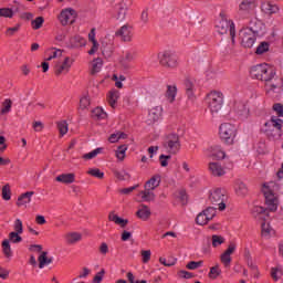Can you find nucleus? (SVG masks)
I'll return each instance as SVG.
<instances>
[{"instance_id":"e2e57ef3","label":"nucleus","mask_w":283,"mask_h":283,"mask_svg":"<svg viewBox=\"0 0 283 283\" xmlns=\"http://www.w3.org/2000/svg\"><path fill=\"white\" fill-rule=\"evenodd\" d=\"M179 277H182L184 280H191V277H196V275L191 272L181 270L178 272Z\"/></svg>"},{"instance_id":"c9c22d12","label":"nucleus","mask_w":283,"mask_h":283,"mask_svg":"<svg viewBox=\"0 0 283 283\" xmlns=\"http://www.w3.org/2000/svg\"><path fill=\"white\" fill-rule=\"evenodd\" d=\"M83 235L78 232H72L66 235L67 244H76V242H81Z\"/></svg>"},{"instance_id":"39448f33","label":"nucleus","mask_w":283,"mask_h":283,"mask_svg":"<svg viewBox=\"0 0 283 283\" xmlns=\"http://www.w3.org/2000/svg\"><path fill=\"white\" fill-rule=\"evenodd\" d=\"M255 34H260V29L258 28H243L239 31V39L241 40V45L243 48H251L255 44Z\"/></svg>"},{"instance_id":"cd10ccee","label":"nucleus","mask_w":283,"mask_h":283,"mask_svg":"<svg viewBox=\"0 0 283 283\" xmlns=\"http://www.w3.org/2000/svg\"><path fill=\"white\" fill-rule=\"evenodd\" d=\"M234 112L239 116H249V108H247V104H244L242 102L234 103Z\"/></svg>"},{"instance_id":"6e6552de","label":"nucleus","mask_w":283,"mask_h":283,"mask_svg":"<svg viewBox=\"0 0 283 283\" xmlns=\"http://www.w3.org/2000/svg\"><path fill=\"white\" fill-rule=\"evenodd\" d=\"M209 200L211 205H216L219 207V211H224L227 209V195L220 188H216L214 190L210 191Z\"/></svg>"},{"instance_id":"0eeeda50","label":"nucleus","mask_w":283,"mask_h":283,"mask_svg":"<svg viewBox=\"0 0 283 283\" xmlns=\"http://www.w3.org/2000/svg\"><path fill=\"white\" fill-rule=\"evenodd\" d=\"M10 242L12 244H19V243L23 242V238L21 237V234L17 233V232L9 233V239H4L1 244L2 253L6 258L12 256V247L10 245Z\"/></svg>"},{"instance_id":"2f4dec72","label":"nucleus","mask_w":283,"mask_h":283,"mask_svg":"<svg viewBox=\"0 0 283 283\" xmlns=\"http://www.w3.org/2000/svg\"><path fill=\"white\" fill-rule=\"evenodd\" d=\"M118 98H120V92L117 90H112L108 93V104L111 105V107H116V103L118 101Z\"/></svg>"},{"instance_id":"4c0bfd02","label":"nucleus","mask_w":283,"mask_h":283,"mask_svg":"<svg viewBox=\"0 0 283 283\" xmlns=\"http://www.w3.org/2000/svg\"><path fill=\"white\" fill-rule=\"evenodd\" d=\"M114 52V46L112 44H105V42H102V54L106 59H109Z\"/></svg>"},{"instance_id":"f257e3e1","label":"nucleus","mask_w":283,"mask_h":283,"mask_svg":"<svg viewBox=\"0 0 283 283\" xmlns=\"http://www.w3.org/2000/svg\"><path fill=\"white\" fill-rule=\"evenodd\" d=\"M263 187L268 189L263 192L268 209L264 207L255 206L252 209V216L258 220H263V222H266V216H269L266 211H277V197H275V193L273 190H271V186H266V184H264Z\"/></svg>"},{"instance_id":"ddd939ff","label":"nucleus","mask_w":283,"mask_h":283,"mask_svg":"<svg viewBox=\"0 0 283 283\" xmlns=\"http://www.w3.org/2000/svg\"><path fill=\"white\" fill-rule=\"evenodd\" d=\"M132 30H134L132 25L124 24L119 30L115 32V36H119L120 41H124V43H132V39L134 36Z\"/></svg>"},{"instance_id":"de8ad7c7","label":"nucleus","mask_w":283,"mask_h":283,"mask_svg":"<svg viewBox=\"0 0 283 283\" xmlns=\"http://www.w3.org/2000/svg\"><path fill=\"white\" fill-rule=\"evenodd\" d=\"M209 222V217L205 213V211H201L197 218H196V223L200 224L201 227L207 224Z\"/></svg>"},{"instance_id":"f03ea898","label":"nucleus","mask_w":283,"mask_h":283,"mask_svg":"<svg viewBox=\"0 0 283 283\" xmlns=\"http://www.w3.org/2000/svg\"><path fill=\"white\" fill-rule=\"evenodd\" d=\"M275 69L271 67L269 64H258L250 70V76L256 78V81H270V78H275Z\"/></svg>"},{"instance_id":"9d476101","label":"nucleus","mask_w":283,"mask_h":283,"mask_svg":"<svg viewBox=\"0 0 283 283\" xmlns=\"http://www.w3.org/2000/svg\"><path fill=\"white\" fill-rule=\"evenodd\" d=\"M165 149H168L169 154H176L180 151V136L176 133L168 134L166 142L164 143Z\"/></svg>"},{"instance_id":"aec40b11","label":"nucleus","mask_w":283,"mask_h":283,"mask_svg":"<svg viewBox=\"0 0 283 283\" xmlns=\"http://www.w3.org/2000/svg\"><path fill=\"white\" fill-rule=\"evenodd\" d=\"M261 132L262 134H265V136L270 140L275 139V136H277V133L275 132V128H273V125L271 124V122H265Z\"/></svg>"},{"instance_id":"dca6fc26","label":"nucleus","mask_w":283,"mask_h":283,"mask_svg":"<svg viewBox=\"0 0 283 283\" xmlns=\"http://www.w3.org/2000/svg\"><path fill=\"white\" fill-rule=\"evenodd\" d=\"M184 85L188 101H191V103H193V101H196V94L193 93V90L196 88V82L191 78H186Z\"/></svg>"},{"instance_id":"13d9d810","label":"nucleus","mask_w":283,"mask_h":283,"mask_svg":"<svg viewBox=\"0 0 283 283\" xmlns=\"http://www.w3.org/2000/svg\"><path fill=\"white\" fill-rule=\"evenodd\" d=\"M222 264L227 268L231 266V255L227 253H222L220 258Z\"/></svg>"},{"instance_id":"3c124183","label":"nucleus","mask_w":283,"mask_h":283,"mask_svg":"<svg viewBox=\"0 0 283 283\" xmlns=\"http://www.w3.org/2000/svg\"><path fill=\"white\" fill-rule=\"evenodd\" d=\"M0 17H4L6 19H12V17H14V11H12V9L10 8H1Z\"/></svg>"},{"instance_id":"7ed1b4c3","label":"nucleus","mask_w":283,"mask_h":283,"mask_svg":"<svg viewBox=\"0 0 283 283\" xmlns=\"http://www.w3.org/2000/svg\"><path fill=\"white\" fill-rule=\"evenodd\" d=\"M221 20L216 24V30L219 34H227L230 32L232 45L235 43V24L227 19V14L224 12L220 13Z\"/></svg>"},{"instance_id":"c756f323","label":"nucleus","mask_w":283,"mask_h":283,"mask_svg":"<svg viewBox=\"0 0 283 283\" xmlns=\"http://www.w3.org/2000/svg\"><path fill=\"white\" fill-rule=\"evenodd\" d=\"M261 10L265 14H275L280 11V8H277L275 4H271V2H265L261 6Z\"/></svg>"},{"instance_id":"4d7b16f0","label":"nucleus","mask_w":283,"mask_h":283,"mask_svg":"<svg viewBox=\"0 0 283 283\" xmlns=\"http://www.w3.org/2000/svg\"><path fill=\"white\" fill-rule=\"evenodd\" d=\"M203 213L208 218V220H213L216 218V208L213 207H208L206 210H203Z\"/></svg>"},{"instance_id":"37998d69","label":"nucleus","mask_w":283,"mask_h":283,"mask_svg":"<svg viewBox=\"0 0 283 283\" xmlns=\"http://www.w3.org/2000/svg\"><path fill=\"white\" fill-rule=\"evenodd\" d=\"M12 109V99L7 98L4 99V103H2V108L0 111V114H10Z\"/></svg>"},{"instance_id":"bf43d9fd","label":"nucleus","mask_w":283,"mask_h":283,"mask_svg":"<svg viewBox=\"0 0 283 283\" xmlns=\"http://www.w3.org/2000/svg\"><path fill=\"white\" fill-rule=\"evenodd\" d=\"M142 261L144 264H147L149 260H151V251L150 250H142Z\"/></svg>"},{"instance_id":"20e7f679","label":"nucleus","mask_w":283,"mask_h":283,"mask_svg":"<svg viewBox=\"0 0 283 283\" xmlns=\"http://www.w3.org/2000/svg\"><path fill=\"white\" fill-rule=\"evenodd\" d=\"M211 114H224V95L220 92H211L208 95Z\"/></svg>"},{"instance_id":"5701e85b","label":"nucleus","mask_w":283,"mask_h":283,"mask_svg":"<svg viewBox=\"0 0 283 283\" xmlns=\"http://www.w3.org/2000/svg\"><path fill=\"white\" fill-rule=\"evenodd\" d=\"M108 220L109 222H115V224H119L122 229H125V227L129 224V220L118 217V214H115L114 211L109 212Z\"/></svg>"},{"instance_id":"2eb2a0df","label":"nucleus","mask_w":283,"mask_h":283,"mask_svg":"<svg viewBox=\"0 0 283 283\" xmlns=\"http://www.w3.org/2000/svg\"><path fill=\"white\" fill-rule=\"evenodd\" d=\"M128 10H129V7L127 6V2H125V0L115 4V12H116L117 21H120L123 23V21H125V18L127 17Z\"/></svg>"},{"instance_id":"680f3d73","label":"nucleus","mask_w":283,"mask_h":283,"mask_svg":"<svg viewBox=\"0 0 283 283\" xmlns=\"http://www.w3.org/2000/svg\"><path fill=\"white\" fill-rule=\"evenodd\" d=\"M171 160V155H160L159 156V163L161 167H167L169 165V161Z\"/></svg>"},{"instance_id":"c85d7f7f","label":"nucleus","mask_w":283,"mask_h":283,"mask_svg":"<svg viewBox=\"0 0 283 283\" xmlns=\"http://www.w3.org/2000/svg\"><path fill=\"white\" fill-rule=\"evenodd\" d=\"M39 261V269H43L44 266H48V264H52L53 259L48 258V252L43 251L38 258Z\"/></svg>"},{"instance_id":"bb28decb","label":"nucleus","mask_w":283,"mask_h":283,"mask_svg":"<svg viewBox=\"0 0 283 283\" xmlns=\"http://www.w3.org/2000/svg\"><path fill=\"white\" fill-rule=\"evenodd\" d=\"M87 43V40L81 35H74L73 38L70 39V44L73 48H83Z\"/></svg>"},{"instance_id":"393cba45","label":"nucleus","mask_w":283,"mask_h":283,"mask_svg":"<svg viewBox=\"0 0 283 283\" xmlns=\"http://www.w3.org/2000/svg\"><path fill=\"white\" fill-rule=\"evenodd\" d=\"M156 187H160V175L153 176L145 184V189H150L154 191Z\"/></svg>"},{"instance_id":"473e14b6","label":"nucleus","mask_w":283,"mask_h":283,"mask_svg":"<svg viewBox=\"0 0 283 283\" xmlns=\"http://www.w3.org/2000/svg\"><path fill=\"white\" fill-rule=\"evenodd\" d=\"M92 118L95 120H104V118H107V113L102 107H96L92 111Z\"/></svg>"},{"instance_id":"9b49d317","label":"nucleus","mask_w":283,"mask_h":283,"mask_svg":"<svg viewBox=\"0 0 283 283\" xmlns=\"http://www.w3.org/2000/svg\"><path fill=\"white\" fill-rule=\"evenodd\" d=\"M76 17H78L76 10L66 8L61 11L59 19L62 25H67V23H70V25H74Z\"/></svg>"},{"instance_id":"603ef678","label":"nucleus","mask_w":283,"mask_h":283,"mask_svg":"<svg viewBox=\"0 0 283 283\" xmlns=\"http://www.w3.org/2000/svg\"><path fill=\"white\" fill-rule=\"evenodd\" d=\"M57 129L60 132V136H65V134H67V122L66 120H62L57 123Z\"/></svg>"},{"instance_id":"c03bdc74","label":"nucleus","mask_w":283,"mask_h":283,"mask_svg":"<svg viewBox=\"0 0 283 283\" xmlns=\"http://www.w3.org/2000/svg\"><path fill=\"white\" fill-rule=\"evenodd\" d=\"M2 199L7 201L12 199V190L10 189V184H7L2 187Z\"/></svg>"},{"instance_id":"338daca9","label":"nucleus","mask_w":283,"mask_h":283,"mask_svg":"<svg viewBox=\"0 0 283 283\" xmlns=\"http://www.w3.org/2000/svg\"><path fill=\"white\" fill-rule=\"evenodd\" d=\"M280 275H282V271H280V269L277 268H272L271 270V277L277 282L280 280Z\"/></svg>"},{"instance_id":"6e6d98bb","label":"nucleus","mask_w":283,"mask_h":283,"mask_svg":"<svg viewBox=\"0 0 283 283\" xmlns=\"http://www.w3.org/2000/svg\"><path fill=\"white\" fill-rule=\"evenodd\" d=\"M13 229V233H19L21 235V233H23V221H21V219H17L14 221Z\"/></svg>"},{"instance_id":"b1692460","label":"nucleus","mask_w":283,"mask_h":283,"mask_svg":"<svg viewBox=\"0 0 283 283\" xmlns=\"http://www.w3.org/2000/svg\"><path fill=\"white\" fill-rule=\"evenodd\" d=\"M139 195L142 196L143 202H154V200H156V193H154L150 188H145Z\"/></svg>"},{"instance_id":"a18cd8bd","label":"nucleus","mask_w":283,"mask_h":283,"mask_svg":"<svg viewBox=\"0 0 283 283\" xmlns=\"http://www.w3.org/2000/svg\"><path fill=\"white\" fill-rule=\"evenodd\" d=\"M213 153H212V158H216L217 160H222L224 159V151L220 149V146H214L212 148Z\"/></svg>"},{"instance_id":"052dcab7","label":"nucleus","mask_w":283,"mask_h":283,"mask_svg":"<svg viewBox=\"0 0 283 283\" xmlns=\"http://www.w3.org/2000/svg\"><path fill=\"white\" fill-rule=\"evenodd\" d=\"M105 276V269H102L96 275L93 277L92 283H102L103 277Z\"/></svg>"},{"instance_id":"72a5a7b5","label":"nucleus","mask_w":283,"mask_h":283,"mask_svg":"<svg viewBox=\"0 0 283 283\" xmlns=\"http://www.w3.org/2000/svg\"><path fill=\"white\" fill-rule=\"evenodd\" d=\"M176 94H178V87H176V85H168L166 91V97L168 98L169 103H174V101H176Z\"/></svg>"},{"instance_id":"423d86ee","label":"nucleus","mask_w":283,"mask_h":283,"mask_svg":"<svg viewBox=\"0 0 283 283\" xmlns=\"http://www.w3.org/2000/svg\"><path fill=\"white\" fill-rule=\"evenodd\" d=\"M237 134L238 128L231 123L221 124L219 127L220 138L223 140V143H226V145H233Z\"/></svg>"},{"instance_id":"58836bf2","label":"nucleus","mask_w":283,"mask_h":283,"mask_svg":"<svg viewBox=\"0 0 283 283\" xmlns=\"http://www.w3.org/2000/svg\"><path fill=\"white\" fill-rule=\"evenodd\" d=\"M88 176H93V178H98V180H103L105 178V172L101 171L98 168H91L87 170Z\"/></svg>"},{"instance_id":"864d4df0","label":"nucleus","mask_w":283,"mask_h":283,"mask_svg":"<svg viewBox=\"0 0 283 283\" xmlns=\"http://www.w3.org/2000/svg\"><path fill=\"white\" fill-rule=\"evenodd\" d=\"M203 262L202 261H190L187 265L186 269L189 271H196V269H200L202 266Z\"/></svg>"},{"instance_id":"69168bd1","label":"nucleus","mask_w":283,"mask_h":283,"mask_svg":"<svg viewBox=\"0 0 283 283\" xmlns=\"http://www.w3.org/2000/svg\"><path fill=\"white\" fill-rule=\"evenodd\" d=\"M273 112H276L277 116L280 118H283V105L280 103H276L272 107Z\"/></svg>"},{"instance_id":"4468645a","label":"nucleus","mask_w":283,"mask_h":283,"mask_svg":"<svg viewBox=\"0 0 283 283\" xmlns=\"http://www.w3.org/2000/svg\"><path fill=\"white\" fill-rule=\"evenodd\" d=\"M207 247L203 251L205 253H209V249H211V243L213 249H218V247H221V244H224L226 240L224 237L220 234H213L211 238H206Z\"/></svg>"},{"instance_id":"09e8293b","label":"nucleus","mask_w":283,"mask_h":283,"mask_svg":"<svg viewBox=\"0 0 283 283\" xmlns=\"http://www.w3.org/2000/svg\"><path fill=\"white\" fill-rule=\"evenodd\" d=\"M159 262L160 264H163L164 266H175L176 262H178V259L176 258H171V259H165L163 256L159 258Z\"/></svg>"},{"instance_id":"a19ab883","label":"nucleus","mask_w":283,"mask_h":283,"mask_svg":"<svg viewBox=\"0 0 283 283\" xmlns=\"http://www.w3.org/2000/svg\"><path fill=\"white\" fill-rule=\"evenodd\" d=\"M43 23H45V19L43 17H38L31 21L33 30H41V28H43Z\"/></svg>"},{"instance_id":"412c9836","label":"nucleus","mask_w":283,"mask_h":283,"mask_svg":"<svg viewBox=\"0 0 283 283\" xmlns=\"http://www.w3.org/2000/svg\"><path fill=\"white\" fill-rule=\"evenodd\" d=\"M137 218H139V220H149V218L151 217V210L149 209L148 206L146 205H140V208L138 209V211L136 212Z\"/></svg>"},{"instance_id":"49530a36","label":"nucleus","mask_w":283,"mask_h":283,"mask_svg":"<svg viewBox=\"0 0 283 283\" xmlns=\"http://www.w3.org/2000/svg\"><path fill=\"white\" fill-rule=\"evenodd\" d=\"M98 154H103V148H96V149L92 150L91 153L84 154L83 159L92 160V158H96V156H98Z\"/></svg>"},{"instance_id":"4be33fe9","label":"nucleus","mask_w":283,"mask_h":283,"mask_svg":"<svg viewBox=\"0 0 283 283\" xmlns=\"http://www.w3.org/2000/svg\"><path fill=\"white\" fill-rule=\"evenodd\" d=\"M254 8H255V0H242V2L239 4V12L240 14H244L250 10H253Z\"/></svg>"},{"instance_id":"0e129e2a","label":"nucleus","mask_w":283,"mask_h":283,"mask_svg":"<svg viewBox=\"0 0 283 283\" xmlns=\"http://www.w3.org/2000/svg\"><path fill=\"white\" fill-rule=\"evenodd\" d=\"M21 30V24H17L15 27L12 28H8L6 31V34L8 36H14V34H17V32Z\"/></svg>"},{"instance_id":"a211bd4d","label":"nucleus","mask_w":283,"mask_h":283,"mask_svg":"<svg viewBox=\"0 0 283 283\" xmlns=\"http://www.w3.org/2000/svg\"><path fill=\"white\" fill-rule=\"evenodd\" d=\"M56 182H62L63 185H72L76 181V175L73 172L62 174L55 178Z\"/></svg>"},{"instance_id":"f704fd0d","label":"nucleus","mask_w":283,"mask_h":283,"mask_svg":"<svg viewBox=\"0 0 283 283\" xmlns=\"http://www.w3.org/2000/svg\"><path fill=\"white\" fill-rule=\"evenodd\" d=\"M102 67H103V59L101 57L94 59L92 70H91L92 76H94L95 74H98Z\"/></svg>"},{"instance_id":"f3484780","label":"nucleus","mask_w":283,"mask_h":283,"mask_svg":"<svg viewBox=\"0 0 283 283\" xmlns=\"http://www.w3.org/2000/svg\"><path fill=\"white\" fill-rule=\"evenodd\" d=\"M70 67H72V61L66 56L61 65L55 66V76H61L63 72L67 74V72H70Z\"/></svg>"},{"instance_id":"79ce46f5","label":"nucleus","mask_w":283,"mask_h":283,"mask_svg":"<svg viewBox=\"0 0 283 283\" xmlns=\"http://www.w3.org/2000/svg\"><path fill=\"white\" fill-rule=\"evenodd\" d=\"M127 144H123L120 146H118L117 150H116V158H118V160H125V153L127 151Z\"/></svg>"},{"instance_id":"a878e982","label":"nucleus","mask_w":283,"mask_h":283,"mask_svg":"<svg viewBox=\"0 0 283 283\" xmlns=\"http://www.w3.org/2000/svg\"><path fill=\"white\" fill-rule=\"evenodd\" d=\"M209 170L211 171L212 176H224V169L220 163H210Z\"/></svg>"},{"instance_id":"5fc2aeb1","label":"nucleus","mask_w":283,"mask_h":283,"mask_svg":"<svg viewBox=\"0 0 283 283\" xmlns=\"http://www.w3.org/2000/svg\"><path fill=\"white\" fill-rule=\"evenodd\" d=\"M282 125H283V120L282 119H277L276 122H272V127L273 129H276V136H282Z\"/></svg>"},{"instance_id":"8fccbe9b","label":"nucleus","mask_w":283,"mask_h":283,"mask_svg":"<svg viewBox=\"0 0 283 283\" xmlns=\"http://www.w3.org/2000/svg\"><path fill=\"white\" fill-rule=\"evenodd\" d=\"M220 273H222V271L220 270V265L212 266L209 272L210 280H216L218 275H220Z\"/></svg>"},{"instance_id":"7c9ffc66","label":"nucleus","mask_w":283,"mask_h":283,"mask_svg":"<svg viewBox=\"0 0 283 283\" xmlns=\"http://www.w3.org/2000/svg\"><path fill=\"white\" fill-rule=\"evenodd\" d=\"M235 193H237V196L244 198V196H247V193H249V188L247 187V184H243L242 181H237Z\"/></svg>"},{"instance_id":"6ab92c4d","label":"nucleus","mask_w":283,"mask_h":283,"mask_svg":"<svg viewBox=\"0 0 283 283\" xmlns=\"http://www.w3.org/2000/svg\"><path fill=\"white\" fill-rule=\"evenodd\" d=\"M34 191H27L18 197L17 207H23L32 202Z\"/></svg>"},{"instance_id":"e433bc0d","label":"nucleus","mask_w":283,"mask_h":283,"mask_svg":"<svg viewBox=\"0 0 283 283\" xmlns=\"http://www.w3.org/2000/svg\"><path fill=\"white\" fill-rule=\"evenodd\" d=\"M163 115V106H156L149 111V117L153 118V120H158L160 116Z\"/></svg>"},{"instance_id":"774afa93","label":"nucleus","mask_w":283,"mask_h":283,"mask_svg":"<svg viewBox=\"0 0 283 283\" xmlns=\"http://www.w3.org/2000/svg\"><path fill=\"white\" fill-rule=\"evenodd\" d=\"M80 107H81V109H87V107H90V98L88 97H82L80 99Z\"/></svg>"},{"instance_id":"1a4fd4ad","label":"nucleus","mask_w":283,"mask_h":283,"mask_svg":"<svg viewBox=\"0 0 283 283\" xmlns=\"http://www.w3.org/2000/svg\"><path fill=\"white\" fill-rule=\"evenodd\" d=\"M158 60L163 67H178V56L171 51H164L158 54Z\"/></svg>"},{"instance_id":"ea45409f","label":"nucleus","mask_w":283,"mask_h":283,"mask_svg":"<svg viewBox=\"0 0 283 283\" xmlns=\"http://www.w3.org/2000/svg\"><path fill=\"white\" fill-rule=\"evenodd\" d=\"M269 48H271V44H269V42H265V41L261 42L255 50V54L262 55V54L269 52Z\"/></svg>"},{"instance_id":"f8f14e48","label":"nucleus","mask_w":283,"mask_h":283,"mask_svg":"<svg viewBox=\"0 0 283 283\" xmlns=\"http://www.w3.org/2000/svg\"><path fill=\"white\" fill-rule=\"evenodd\" d=\"M264 83L266 94H271V92H273V94L282 92L283 78L274 76L270 77V80H265Z\"/></svg>"}]
</instances>
